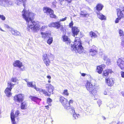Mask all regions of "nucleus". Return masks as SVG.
I'll return each instance as SVG.
<instances>
[{"instance_id": "obj_1", "label": "nucleus", "mask_w": 124, "mask_h": 124, "mask_svg": "<svg viewBox=\"0 0 124 124\" xmlns=\"http://www.w3.org/2000/svg\"><path fill=\"white\" fill-rule=\"evenodd\" d=\"M22 15L26 21L27 31L35 32L39 29V25L37 22L32 20L35 15L34 14L24 9L22 12Z\"/></svg>"}, {"instance_id": "obj_2", "label": "nucleus", "mask_w": 124, "mask_h": 124, "mask_svg": "<svg viewBox=\"0 0 124 124\" xmlns=\"http://www.w3.org/2000/svg\"><path fill=\"white\" fill-rule=\"evenodd\" d=\"M71 50L74 51L76 52L79 54L82 53L84 50L83 47L80 39L78 37L75 38L73 45H71Z\"/></svg>"}, {"instance_id": "obj_3", "label": "nucleus", "mask_w": 124, "mask_h": 124, "mask_svg": "<svg viewBox=\"0 0 124 124\" xmlns=\"http://www.w3.org/2000/svg\"><path fill=\"white\" fill-rule=\"evenodd\" d=\"M13 65L15 67H18L21 71H23L25 70V67L24 65L19 60H16L13 63Z\"/></svg>"}, {"instance_id": "obj_4", "label": "nucleus", "mask_w": 124, "mask_h": 124, "mask_svg": "<svg viewBox=\"0 0 124 124\" xmlns=\"http://www.w3.org/2000/svg\"><path fill=\"white\" fill-rule=\"evenodd\" d=\"M13 4V2L10 0H0V5L3 7H9Z\"/></svg>"}, {"instance_id": "obj_5", "label": "nucleus", "mask_w": 124, "mask_h": 124, "mask_svg": "<svg viewBox=\"0 0 124 124\" xmlns=\"http://www.w3.org/2000/svg\"><path fill=\"white\" fill-rule=\"evenodd\" d=\"M60 101L65 108L68 109L69 108L70 104L68 100L63 96L61 97L60 98Z\"/></svg>"}, {"instance_id": "obj_6", "label": "nucleus", "mask_w": 124, "mask_h": 124, "mask_svg": "<svg viewBox=\"0 0 124 124\" xmlns=\"http://www.w3.org/2000/svg\"><path fill=\"white\" fill-rule=\"evenodd\" d=\"M14 85L12 84L11 82H8V87L7 88L5 91V93L8 97H9L11 95V93L10 91L12 88V87H13Z\"/></svg>"}, {"instance_id": "obj_7", "label": "nucleus", "mask_w": 124, "mask_h": 124, "mask_svg": "<svg viewBox=\"0 0 124 124\" xmlns=\"http://www.w3.org/2000/svg\"><path fill=\"white\" fill-rule=\"evenodd\" d=\"M43 11L44 13H46L47 15L50 16L51 18H55L56 17V16L54 14L53 11L50 8H48L44 7L43 8Z\"/></svg>"}, {"instance_id": "obj_8", "label": "nucleus", "mask_w": 124, "mask_h": 124, "mask_svg": "<svg viewBox=\"0 0 124 124\" xmlns=\"http://www.w3.org/2000/svg\"><path fill=\"white\" fill-rule=\"evenodd\" d=\"M24 95L20 94L15 95L14 98V101L16 102H20L23 101Z\"/></svg>"}, {"instance_id": "obj_9", "label": "nucleus", "mask_w": 124, "mask_h": 124, "mask_svg": "<svg viewBox=\"0 0 124 124\" xmlns=\"http://www.w3.org/2000/svg\"><path fill=\"white\" fill-rule=\"evenodd\" d=\"M90 54L92 56L95 55L98 52L97 48L94 45L89 50Z\"/></svg>"}, {"instance_id": "obj_10", "label": "nucleus", "mask_w": 124, "mask_h": 124, "mask_svg": "<svg viewBox=\"0 0 124 124\" xmlns=\"http://www.w3.org/2000/svg\"><path fill=\"white\" fill-rule=\"evenodd\" d=\"M117 65L121 70H124V59H119L117 60Z\"/></svg>"}, {"instance_id": "obj_11", "label": "nucleus", "mask_w": 124, "mask_h": 124, "mask_svg": "<svg viewBox=\"0 0 124 124\" xmlns=\"http://www.w3.org/2000/svg\"><path fill=\"white\" fill-rule=\"evenodd\" d=\"M43 59L44 63L46 66L49 65L50 62L47 54H45L43 55Z\"/></svg>"}, {"instance_id": "obj_12", "label": "nucleus", "mask_w": 124, "mask_h": 124, "mask_svg": "<svg viewBox=\"0 0 124 124\" xmlns=\"http://www.w3.org/2000/svg\"><path fill=\"white\" fill-rule=\"evenodd\" d=\"M34 88L36 89L37 91H39L40 93H42L45 94L46 95L50 96V94H48L45 90H43L42 89H39L38 88H37L36 85H35L34 87Z\"/></svg>"}, {"instance_id": "obj_13", "label": "nucleus", "mask_w": 124, "mask_h": 124, "mask_svg": "<svg viewBox=\"0 0 124 124\" xmlns=\"http://www.w3.org/2000/svg\"><path fill=\"white\" fill-rule=\"evenodd\" d=\"M46 90L49 92L48 94H50L51 93H52L53 90L54 89V87L51 84H47L46 85Z\"/></svg>"}, {"instance_id": "obj_14", "label": "nucleus", "mask_w": 124, "mask_h": 124, "mask_svg": "<svg viewBox=\"0 0 124 124\" xmlns=\"http://www.w3.org/2000/svg\"><path fill=\"white\" fill-rule=\"evenodd\" d=\"M85 86L87 90L89 92L92 91V90L93 89V85L89 81H87Z\"/></svg>"}, {"instance_id": "obj_15", "label": "nucleus", "mask_w": 124, "mask_h": 124, "mask_svg": "<svg viewBox=\"0 0 124 124\" xmlns=\"http://www.w3.org/2000/svg\"><path fill=\"white\" fill-rule=\"evenodd\" d=\"M118 15L120 17H124V7L118 9L117 11Z\"/></svg>"}, {"instance_id": "obj_16", "label": "nucleus", "mask_w": 124, "mask_h": 124, "mask_svg": "<svg viewBox=\"0 0 124 124\" xmlns=\"http://www.w3.org/2000/svg\"><path fill=\"white\" fill-rule=\"evenodd\" d=\"M105 67V65L102 64L97 67L96 71L99 74L101 73L103 69Z\"/></svg>"}, {"instance_id": "obj_17", "label": "nucleus", "mask_w": 124, "mask_h": 124, "mask_svg": "<svg viewBox=\"0 0 124 124\" xmlns=\"http://www.w3.org/2000/svg\"><path fill=\"white\" fill-rule=\"evenodd\" d=\"M72 31L74 36L75 35H78L79 31V30L78 28L74 26L72 27Z\"/></svg>"}, {"instance_id": "obj_18", "label": "nucleus", "mask_w": 124, "mask_h": 124, "mask_svg": "<svg viewBox=\"0 0 124 124\" xmlns=\"http://www.w3.org/2000/svg\"><path fill=\"white\" fill-rule=\"evenodd\" d=\"M9 31H11L12 34L16 36H20L21 35L20 32L16 30H15L12 28H10Z\"/></svg>"}, {"instance_id": "obj_19", "label": "nucleus", "mask_w": 124, "mask_h": 124, "mask_svg": "<svg viewBox=\"0 0 124 124\" xmlns=\"http://www.w3.org/2000/svg\"><path fill=\"white\" fill-rule=\"evenodd\" d=\"M106 82L108 85L110 86H112L114 84L113 80L112 79L108 78L106 79Z\"/></svg>"}, {"instance_id": "obj_20", "label": "nucleus", "mask_w": 124, "mask_h": 124, "mask_svg": "<svg viewBox=\"0 0 124 124\" xmlns=\"http://www.w3.org/2000/svg\"><path fill=\"white\" fill-rule=\"evenodd\" d=\"M42 37L44 39L47 38L48 37H50V34L47 33V32H41V33Z\"/></svg>"}, {"instance_id": "obj_21", "label": "nucleus", "mask_w": 124, "mask_h": 124, "mask_svg": "<svg viewBox=\"0 0 124 124\" xmlns=\"http://www.w3.org/2000/svg\"><path fill=\"white\" fill-rule=\"evenodd\" d=\"M113 72L111 69H107L104 71L103 76H107L109 73H111Z\"/></svg>"}, {"instance_id": "obj_22", "label": "nucleus", "mask_w": 124, "mask_h": 124, "mask_svg": "<svg viewBox=\"0 0 124 124\" xmlns=\"http://www.w3.org/2000/svg\"><path fill=\"white\" fill-rule=\"evenodd\" d=\"M97 16L101 20L106 19V17L99 12L97 13Z\"/></svg>"}, {"instance_id": "obj_23", "label": "nucleus", "mask_w": 124, "mask_h": 124, "mask_svg": "<svg viewBox=\"0 0 124 124\" xmlns=\"http://www.w3.org/2000/svg\"><path fill=\"white\" fill-rule=\"evenodd\" d=\"M13 124H16V122H15L14 118L15 116L14 113V111L12 110L11 111L10 115Z\"/></svg>"}, {"instance_id": "obj_24", "label": "nucleus", "mask_w": 124, "mask_h": 124, "mask_svg": "<svg viewBox=\"0 0 124 124\" xmlns=\"http://www.w3.org/2000/svg\"><path fill=\"white\" fill-rule=\"evenodd\" d=\"M25 80L27 82V85L29 87H34L35 85V82H28L26 81V80Z\"/></svg>"}, {"instance_id": "obj_25", "label": "nucleus", "mask_w": 124, "mask_h": 124, "mask_svg": "<svg viewBox=\"0 0 124 124\" xmlns=\"http://www.w3.org/2000/svg\"><path fill=\"white\" fill-rule=\"evenodd\" d=\"M63 40L64 41L66 42V43L68 44H70V41L69 38L68 36L65 35H64L63 37Z\"/></svg>"}, {"instance_id": "obj_26", "label": "nucleus", "mask_w": 124, "mask_h": 124, "mask_svg": "<svg viewBox=\"0 0 124 124\" xmlns=\"http://www.w3.org/2000/svg\"><path fill=\"white\" fill-rule=\"evenodd\" d=\"M27 107V103L25 102H24L21 103V108L23 109H26Z\"/></svg>"}, {"instance_id": "obj_27", "label": "nucleus", "mask_w": 124, "mask_h": 124, "mask_svg": "<svg viewBox=\"0 0 124 124\" xmlns=\"http://www.w3.org/2000/svg\"><path fill=\"white\" fill-rule=\"evenodd\" d=\"M17 78H12L11 79L10 81V82H11H11H12L14 83V85L18 83V82L17 81Z\"/></svg>"}, {"instance_id": "obj_28", "label": "nucleus", "mask_w": 124, "mask_h": 124, "mask_svg": "<svg viewBox=\"0 0 124 124\" xmlns=\"http://www.w3.org/2000/svg\"><path fill=\"white\" fill-rule=\"evenodd\" d=\"M103 7V6L102 5L99 4L97 5L96 7V9L98 11H101L102 10Z\"/></svg>"}, {"instance_id": "obj_29", "label": "nucleus", "mask_w": 124, "mask_h": 124, "mask_svg": "<svg viewBox=\"0 0 124 124\" xmlns=\"http://www.w3.org/2000/svg\"><path fill=\"white\" fill-rule=\"evenodd\" d=\"M89 35L92 38H95L97 37V35L92 31L89 33Z\"/></svg>"}, {"instance_id": "obj_30", "label": "nucleus", "mask_w": 124, "mask_h": 124, "mask_svg": "<svg viewBox=\"0 0 124 124\" xmlns=\"http://www.w3.org/2000/svg\"><path fill=\"white\" fill-rule=\"evenodd\" d=\"M119 36L121 38L124 39V32L122 30H120L119 31Z\"/></svg>"}, {"instance_id": "obj_31", "label": "nucleus", "mask_w": 124, "mask_h": 124, "mask_svg": "<svg viewBox=\"0 0 124 124\" xmlns=\"http://www.w3.org/2000/svg\"><path fill=\"white\" fill-rule=\"evenodd\" d=\"M62 94L64 95L68 96L69 95V93L68 92V90L67 89H65L63 90L62 92Z\"/></svg>"}, {"instance_id": "obj_32", "label": "nucleus", "mask_w": 124, "mask_h": 124, "mask_svg": "<svg viewBox=\"0 0 124 124\" xmlns=\"http://www.w3.org/2000/svg\"><path fill=\"white\" fill-rule=\"evenodd\" d=\"M55 28L56 27L57 29L62 27V26L61 25L59 22H55Z\"/></svg>"}, {"instance_id": "obj_33", "label": "nucleus", "mask_w": 124, "mask_h": 124, "mask_svg": "<svg viewBox=\"0 0 124 124\" xmlns=\"http://www.w3.org/2000/svg\"><path fill=\"white\" fill-rule=\"evenodd\" d=\"M14 2L18 5L20 6L22 4V1L21 0H14Z\"/></svg>"}, {"instance_id": "obj_34", "label": "nucleus", "mask_w": 124, "mask_h": 124, "mask_svg": "<svg viewBox=\"0 0 124 124\" xmlns=\"http://www.w3.org/2000/svg\"><path fill=\"white\" fill-rule=\"evenodd\" d=\"M30 98L32 100L34 101H35L37 100H38L39 101H40V99H39L37 97H33L32 96H30Z\"/></svg>"}, {"instance_id": "obj_35", "label": "nucleus", "mask_w": 124, "mask_h": 124, "mask_svg": "<svg viewBox=\"0 0 124 124\" xmlns=\"http://www.w3.org/2000/svg\"><path fill=\"white\" fill-rule=\"evenodd\" d=\"M53 41V38L52 37H49V39L47 40V42L49 45H50L52 43Z\"/></svg>"}, {"instance_id": "obj_36", "label": "nucleus", "mask_w": 124, "mask_h": 124, "mask_svg": "<svg viewBox=\"0 0 124 124\" xmlns=\"http://www.w3.org/2000/svg\"><path fill=\"white\" fill-rule=\"evenodd\" d=\"M80 15L82 16V17H84L86 16L87 15H88V14L86 13V11H81L80 13Z\"/></svg>"}, {"instance_id": "obj_37", "label": "nucleus", "mask_w": 124, "mask_h": 124, "mask_svg": "<svg viewBox=\"0 0 124 124\" xmlns=\"http://www.w3.org/2000/svg\"><path fill=\"white\" fill-rule=\"evenodd\" d=\"M101 57L104 61L108 59L107 56L104 54H103L101 55Z\"/></svg>"}, {"instance_id": "obj_38", "label": "nucleus", "mask_w": 124, "mask_h": 124, "mask_svg": "<svg viewBox=\"0 0 124 124\" xmlns=\"http://www.w3.org/2000/svg\"><path fill=\"white\" fill-rule=\"evenodd\" d=\"M55 23H51L49 24L48 26L50 27H54L55 28Z\"/></svg>"}, {"instance_id": "obj_39", "label": "nucleus", "mask_w": 124, "mask_h": 124, "mask_svg": "<svg viewBox=\"0 0 124 124\" xmlns=\"http://www.w3.org/2000/svg\"><path fill=\"white\" fill-rule=\"evenodd\" d=\"M93 94L94 95H96L97 94V91L96 89H93L92 90V91L90 92Z\"/></svg>"}, {"instance_id": "obj_40", "label": "nucleus", "mask_w": 124, "mask_h": 124, "mask_svg": "<svg viewBox=\"0 0 124 124\" xmlns=\"http://www.w3.org/2000/svg\"><path fill=\"white\" fill-rule=\"evenodd\" d=\"M47 26H43L41 28V30L42 31H44L47 30Z\"/></svg>"}, {"instance_id": "obj_41", "label": "nucleus", "mask_w": 124, "mask_h": 124, "mask_svg": "<svg viewBox=\"0 0 124 124\" xmlns=\"http://www.w3.org/2000/svg\"><path fill=\"white\" fill-rule=\"evenodd\" d=\"M52 101V100L50 98H48L47 100V103L49 104V105L50 106H51V104L50 103Z\"/></svg>"}, {"instance_id": "obj_42", "label": "nucleus", "mask_w": 124, "mask_h": 124, "mask_svg": "<svg viewBox=\"0 0 124 124\" xmlns=\"http://www.w3.org/2000/svg\"><path fill=\"white\" fill-rule=\"evenodd\" d=\"M79 116V115L78 114H77L76 113L74 114L73 115V117L76 119H77Z\"/></svg>"}, {"instance_id": "obj_43", "label": "nucleus", "mask_w": 124, "mask_h": 124, "mask_svg": "<svg viewBox=\"0 0 124 124\" xmlns=\"http://www.w3.org/2000/svg\"><path fill=\"white\" fill-rule=\"evenodd\" d=\"M106 63L108 65H110L111 64V61L110 59L108 58L106 60Z\"/></svg>"}, {"instance_id": "obj_44", "label": "nucleus", "mask_w": 124, "mask_h": 124, "mask_svg": "<svg viewBox=\"0 0 124 124\" xmlns=\"http://www.w3.org/2000/svg\"><path fill=\"white\" fill-rule=\"evenodd\" d=\"M0 18L3 21L5 20L6 18L5 16L3 15H0Z\"/></svg>"}, {"instance_id": "obj_45", "label": "nucleus", "mask_w": 124, "mask_h": 124, "mask_svg": "<svg viewBox=\"0 0 124 124\" xmlns=\"http://www.w3.org/2000/svg\"><path fill=\"white\" fill-rule=\"evenodd\" d=\"M21 0L22 1V2L23 3V6L24 7H25V4L27 1V0Z\"/></svg>"}, {"instance_id": "obj_46", "label": "nucleus", "mask_w": 124, "mask_h": 124, "mask_svg": "<svg viewBox=\"0 0 124 124\" xmlns=\"http://www.w3.org/2000/svg\"><path fill=\"white\" fill-rule=\"evenodd\" d=\"M88 3L90 4H91L93 2V0H85Z\"/></svg>"}, {"instance_id": "obj_47", "label": "nucleus", "mask_w": 124, "mask_h": 124, "mask_svg": "<svg viewBox=\"0 0 124 124\" xmlns=\"http://www.w3.org/2000/svg\"><path fill=\"white\" fill-rule=\"evenodd\" d=\"M118 16V18L115 20V22L116 23H118L119 22V20L122 17H120L119 16L117 15Z\"/></svg>"}, {"instance_id": "obj_48", "label": "nucleus", "mask_w": 124, "mask_h": 124, "mask_svg": "<svg viewBox=\"0 0 124 124\" xmlns=\"http://www.w3.org/2000/svg\"><path fill=\"white\" fill-rule=\"evenodd\" d=\"M71 112L72 113H72L73 114L75 113V109H74V108L73 107H72L71 108Z\"/></svg>"}, {"instance_id": "obj_49", "label": "nucleus", "mask_w": 124, "mask_h": 124, "mask_svg": "<svg viewBox=\"0 0 124 124\" xmlns=\"http://www.w3.org/2000/svg\"><path fill=\"white\" fill-rule=\"evenodd\" d=\"M19 114V111L18 110H17L16 112L15 113V116H17Z\"/></svg>"}, {"instance_id": "obj_50", "label": "nucleus", "mask_w": 124, "mask_h": 124, "mask_svg": "<svg viewBox=\"0 0 124 124\" xmlns=\"http://www.w3.org/2000/svg\"><path fill=\"white\" fill-rule=\"evenodd\" d=\"M102 102V101L100 100H99L97 101V103L99 105V106L100 107L101 104V103Z\"/></svg>"}, {"instance_id": "obj_51", "label": "nucleus", "mask_w": 124, "mask_h": 124, "mask_svg": "<svg viewBox=\"0 0 124 124\" xmlns=\"http://www.w3.org/2000/svg\"><path fill=\"white\" fill-rule=\"evenodd\" d=\"M73 24V23L72 21L69 24V27H72Z\"/></svg>"}, {"instance_id": "obj_52", "label": "nucleus", "mask_w": 124, "mask_h": 124, "mask_svg": "<svg viewBox=\"0 0 124 124\" xmlns=\"http://www.w3.org/2000/svg\"><path fill=\"white\" fill-rule=\"evenodd\" d=\"M67 18V17H65L64 18H62V19H60L59 21V22L64 21L66 20Z\"/></svg>"}, {"instance_id": "obj_53", "label": "nucleus", "mask_w": 124, "mask_h": 124, "mask_svg": "<svg viewBox=\"0 0 124 124\" xmlns=\"http://www.w3.org/2000/svg\"><path fill=\"white\" fill-rule=\"evenodd\" d=\"M121 75L122 77L124 78V72L121 71Z\"/></svg>"}, {"instance_id": "obj_54", "label": "nucleus", "mask_w": 124, "mask_h": 124, "mask_svg": "<svg viewBox=\"0 0 124 124\" xmlns=\"http://www.w3.org/2000/svg\"><path fill=\"white\" fill-rule=\"evenodd\" d=\"M108 90H106L104 91V95H107V93Z\"/></svg>"}, {"instance_id": "obj_55", "label": "nucleus", "mask_w": 124, "mask_h": 124, "mask_svg": "<svg viewBox=\"0 0 124 124\" xmlns=\"http://www.w3.org/2000/svg\"><path fill=\"white\" fill-rule=\"evenodd\" d=\"M73 100H70L69 101V102L70 104H70L71 103H72L73 102Z\"/></svg>"}, {"instance_id": "obj_56", "label": "nucleus", "mask_w": 124, "mask_h": 124, "mask_svg": "<svg viewBox=\"0 0 124 124\" xmlns=\"http://www.w3.org/2000/svg\"><path fill=\"white\" fill-rule=\"evenodd\" d=\"M47 78L49 79V80H50L51 78V77L50 76L48 75L46 77Z\"/></svg>"}, {"instance_id": "obj_57", "label": "nucleus", "mask_w": 124, "mask_h": 124, "mask_svg": "<svg viewBox=\"0 0 124 124\" xmlns=\"http://www.w3.org/2000/svg\"><path fill=\"white\" fill-rule=\"evenodd\" d=\"M56 3V2L55 1H54L52 2V4L54 6H55Z\"/></svg>"}, {"instance_id": "obj_58", "label": "nucleus", "mask_w": 124, "mask_h": 124, "mask_svg": "<svg viewBox=\"0 0 124 124\" xmlns=\"http://www.w3.org/2000/svg\"><path fill=\"white\" fill-rule=\"evenodd\" d=\"M86 75V74L85 73H81V75L83 77L85 76Z\"/></svg>"}, {"instance_id": "obj_59", "label": "nucleus", "mask_w": 124, "mask_h": 124, "mask_svg": "<svg viewBox=\"0 0 124 124\" xmlns=\"http://www.w3.org/2000/svg\"><path fill=\"white\" fill-rule=\"evenodd\" d=\"M49 105H47V106H45V107L47 109H48L49 108Z\"/></svg>"}, {"instance_id": "obj_60", "label": "nucleus", "mask_w": 124, "mask_h": 124, "mask_svg": "<svg viewBox=\"0 0 124 124\" xmlns=\"http://www.w3.org/2000/svg\"><path fill=\"white\" fill-rule=\"evenodd\" d=\"M65 0L67 1L68 2H70H70L72 1V0Z\"/></svg>"}, {"instance_id": "obj_61", "label": "nucleus", "mask_w": 124, "mask_h": 124, "mask_svg": "<svg viewBox=\"0 0 124 124\" xmlns=\"http://www.w3.org/2000/svg\"><path fill=\"white\" fill-rule=\"evenodd\" d=\"M0 30L1 31H3V32H5V31H4V30H3L0 27Z\"/></svg>"}, {"instance_id": "obj_62", "label": "nucleus", "mask_w": 124, "mask_h": 124, "mask_svg": "<svg viewBox=\"0 0 124 124\" xmlns=\"http://www.w3.org/2000/svg\"><path fill=\"white\" fill-rule=\"evenodd\" d=\"M6 27L7 28H9V29H10V27H9V26L8 25H7V26H6Z\"/></svg>"}, {"instance_id": "obj_63", "label": "nucleus", "mask_w": 124, "mask_h": 124, "mask_svg": "<svg viewBox=\"0 0 124 124\" xmlns=\"http://www.w3.org/2000/svg\"><path fill=\"white\" fill-rule=\"evenodd\" d=\"M122 95L124 97V92H122Z\"/></svg>"}, {"instance_id": "obj_64", "label": "nucleus", "mask_w": 124, "mask_h": 124, "mask_svg": "<svg viewBox=\"0 0 124 124\" xmlns=\"http://www.w3.org/2000/svg\"><path fill=\"white\" fill-rule=\"evenodd\" d=\"M48 82L49 83H50V82H51V81H50V80H49H49H48Z\"/></svg>"}]
</instances>
